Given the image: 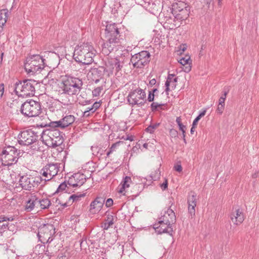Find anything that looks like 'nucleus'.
<instances>
[{"label": "nucleus", "mask_w": 259, "mask_h": 259, "mask_svg": "<svg viewBox=\"0 0 259 259\" xmlns=\"http://www.w3.org/2000/svg\"><path fill=\"white\" fill-rule=\"evenodd\" d=\"M105 38L106 41L102 46V52L105 55H108L114 50L119 41V32L116 24H109L105 29Z\"/></svg>", "instance_id": "nucleus-1"}, {"label": "nucleus", "mask_w": 259, "mask_h": 259, "mask_svg": "<svg viewBox=\"0 0 259 259\" xmlns=\"http://www.w3.org/2000/svg\"><path fill=\"white\" fill-rule=\"evenodd\" d=\"M96 51L89 43H83L77 46L74 51L73 58L78 62L90 64L93 62Z\"/></svg>", "instance_id": "nucleus-2"}, {"label": "nucleus", "mask_w": 259, "mask_h": 259, "mask_svg": "<svg viewBox=\"0 0 259 259\" xmlns=\"http://www.w3.org/2000/svg\"><path fill=\"white\" fill-rule=\"evenodd\" d=\"M41 138L46 145L51 147H57L63 142L59 131L56 128H48L44 130L41 133Z\"/></svg>", "instance_id": "nucleus-3"}, {"label": "nucleus", "mask_w": 259, "mask_h": 259, "mask_svg": "<svg viewBox=\"0 0 259 259\" xmlns=\"http://www.w3.org/2000/svg\"><path fill=\"white\" fill-rule=\"evenodd\" d=\"M62 83L64 92L70 96L79 94L83 84L81 79L72 76H65L63 78Z\"/></svg>", "instance_id": "nucleus-4"}, {"label": "nucleus", "mask_w": 259, "mask_h": 259, "mask_svg": "<svg viewBox=\"0 0 259 259\" xmlns=\"http://www.w3.org/2000/svg\"><path fill=\"white\" fill-rule=\"evenodd\" d=\"M36 81L26 79L22 81H17L15 84V92L19 97H27L34 95Z\"/></svg>", "instance_id": "nucleus-5"}, {"label": "nucleus", "mask_w": 259, "mask_h": 259, "mask_svg": "<svg viewBox=\"0 0 259 259\" xmlns=\"http://www.w3.org/2000/svg\"><path fill=\"white\" fill-rule=\"evenodd\" d=\"M18 142L21 146H30L33 150L39 149L38 136L31 130L21 132L18 136Z\"/></svg>", "instance_id": "nucleus-6"}, {"label": "nucleus", "mask_w": 259, "mask_h": 259, "mask_svg": "<svg viewBox=\"0 0 259 259\" xmlns=\"http://www.w3.org/2000/svg\"><path fill=\"white\" fill-rule=\"evenodd\" d=\"M45 64L44 59L40 55H35L26 58L24 68L28 73H35L43 69Z\"/></svg>", "instance_id": "nucleus-7"}, {"label": "nucleus", "mask_w": 259, "mask_h": 259, "mask_svg": "<svg viewBox=\"0 0 259 259\" xmlns=\"http://www.w3.org/2000/svg\"><path fill=\"white\" fill-rule=\"evenodd\" d=\"M175 217V213L171 209L167 210L162 218L160 219V220L154 225L153 228L158 234L167 232L169 226L172 223Z\"/></svg>", "instance_id": "nucleus-8"}, {"label": "nucleus", "mask_w": 259, "mask_h": 259, "mask_svg": "<svg viewBox=\"0 0 259 259\" xmlns=\"http://www.w3.org/2000/svg\"><path fill=\"white\" fill-rule=\"evenodd\" d=\"M19 153L17 149L13 146H9L3 150L1 155L2 164L10 166L16 163L18 159Z\"/></svg>", "instance_id": "nucleus-9"}, {"label": "nucleus", "mask_w": 259, "mask_h": 259, "mask_svg": "<svg viewBox=\"0 0 259 259\" xmlns=\"http://www.w3.org/2000/svg\"><path fill=\"white\" fill-rule=\"evenodd\" d=\"M21 112L26 116H37L40 113L41 106L39 102L30 100L22 104Z\"/></svg>", "instance_id": "nucleus-10"}, {"label": "nucleus", "mask_w": 259, "mask_h": 259, "mask_svg": "<svg viewBox=\"0 0 259 259\" xmlns=\"http://www.w3.org/2000/svg\"><path fill=\"white\" fill-rule=\"evenodd\" d=\"M146 92L141 88H137L131 91L127 96V101L132 106H141L144 104Z\"/></svg>", "instance_id": "nucleus-11"}, {"label": "nucleus", "mask_w": 259, "mask_h": 259, "mask_svg": "<svg viewBox=\"0 0 259 259\" xmlns=\"http://www.w3.org/2000/svg\"><path fill=\"white\" fill-rule=\"evenodd\" d=\"M60 164L50 163L47 164L40 171L42 178H37L40 181H49L56 176L59 170Z\"/></svg>", "instance_id": "nucleus-12"}, {"label": "nucleus", "mask_w": 259, "mask_h": 259, "mask_svg": "<svg viewBox=\"0 0 259 259\" xmlns=\"http://www.w3.org/2000/svg\"><path fill=\"white\" fill-rule=\"evenodd\" d=\"M150 58V53L143 51L132 56L131 61L135 67L142 68L149 63Z\"/></svg>", "instance_id": "nucleus-13"}, {"label": "nucleus", "mask_w": 259, "mask_h": 259, "mask_svg": "<svg viewBox=\"0 0 259 259\" xmlns=\"http://www.w3.org/2000/svg\"><path fill=\"white\" fill-rule=\"evenodd\" d=\"M40 180H36V178L30 175H24L20 177L19 184L21 187L26 190H30L32 188L38 185Z\"/></svg>", "instance_id": "nucleus-14"}, {"label": "nucleus", "mask_w": 259, "mask_h": 259, "mask_svg": "<svg viewBox=\"0 0 259 259\" xmlns=\"http://www.w3.org/2000/svg\"><path fill=\"white\" fill-rule=\"evenodd\" d=\"M192 61L189 54L182 56V53L179 54V69L185 72H189L192 68Z\"/></svg>", "instance_id": "nucleus-15"}, {"label": "nucleus", "mask_w": 259, "mask_h": 259, "mask_svg": "<svg viewBox=\"0 0 259 259\" xmlns=\"http://www.w3.org/2000/svg\"><path fill=\"white\" fill-rule=\"evenodd\" d=\"M44 57L46 58L44 59L45 64L50 66V67L54 68L59 64V56L56 53L52 52H45Z\"/></svg>", "instance_id": "nucleus-16"}, {"label": "nucleus", "mask_w": 259, "mask_h": 259, "mask_svg": "<svg viewBox=\"0 0 259 259\" xmlns=\"http://www.w3.org/2000/svg\"><path fill=\"white\" fill-rule=\"evenodd\" d=\"M74 120L75 118L73 115L66 116L60 120L51 122L50 126L53 127H60L63 128L72 123Z\"/></svg>", "instance_id": "nucleus-17"}, {"label": "nucleus", "mask_w": 259, "mask_h": 259, "mask_svg": "<svg viewBox=\"0 0 259 259\" xmlns=\"http://www.w3.org/2000/svg\"><path fill=\"white\" fill-rule=\"evenodd\" d=\"M188 203L189 212L192 217L195 215V208L196 206V194L194 192H191L189 193L188 197Z\"/></svg>", "instance_id": "nucleus-18"}, {"label": "nucleus", "mask_w": 259, "mask_h": 259, "mask_svg": "<svg viewBox=\"0 0 259 259\" xmlns=\"http://www.w3.org/2000/svg\"><path fill=\"white\" fill-rule=\"evenodd\" d=\"M105 203V199L102 197H97L90 204V211L97 213L101 210Z\"/></svg>", "instance_id": "nucleus-19"}, {"label": "nucleus", "mask_w": 259, "mask_h": 259, "mask_svg": "<svg viewBox=\"0 0 259 259\" xmlns=\"http://www.w3.org/2000/svg\"><path fill=\"white\" fill-rule=\"evenodd\" d=\"M177 77L173 74H169L167 80L165 83L166 89L165 91L167 95L169 94V91L175 89L177 85Z\"/></svg>", "instance_id": "nucleus-20"}, {"label": "nucleus", "mask_w": 259, "mask_h": 259, "mask_svg": "<svg viewBox=\"0 0 259 259\" xmlns=\"http://www.w3.org/2000/svg\"><path fill=\"white\" fill-rule=\"evenodd\" d=\"M186 3L179 0V9L181 7L184 8V9L182 8V9L179 10V20L185 21V24L186 23V21L187 20L190 13V7L188 6H186Z\"/></svg>", "instance_id": "nucleus-21"}, {"label": "nucleus", "mask_w": 259, "mask_h": 259, "mask_svg": "<svg viewBox=\"0 0 259 259\" xmlns=\"http://www.w3.org/2000/svg\"><path fill=\"white\" fill-rule=\"evenodd\" d=\"M230 218L232 222L236 225L241 224L244 220L243 213L240 209H236L233 212Z\"/></svg>", "instance_id": "nucleus-22"}, {"label": "nucleus", "mask_w": 259, "mask_h": 259, "mask_svg": "<svg viewBox=\"0 0 259 259\" xmlns=\"http://www.w3.org/2000/svg\"><path fill=\"white\" fill-rule=\"evenodd\" d=\"M131 183L132 180L131 177L128 176L125 177L119 185L118 192L124 195L125 193L126 192V189L130 187Z\"/></svg>", "instance_id": "nucleus-23"}, {"label": "nucleus", "mask_w": 259, "mask_h": 259, "mask_svg": "<svg viewBox=\"0 0 259 259\" xmlns=\"http://www.w3.org/2000/svg\"><path fill=\"white\" fill-rule=\"evenodd\" d=\"M105 69L104 67H100L97 69H94L92 74L94 76L93 80L96 83H97L101 79H102L105 74Z\"/></svg>", "instance_id": "nucleus-24"}, {"label": "nucleus", "mask_w": 259, "mask_h": 259, "mask_svg": "<svg viewBox=\"0 0 259 259\" xmlns=\"http://www.w3.org/2000/svg\"><path fill=\"white\" fill-rule=\"evenodd\" d=\"M106 66L107 67H109V70L110 71H112L114 69H115L116 71H118L122 67L120 62L117 59H111L108 61Z\"/></svg>", "instance_id": "nucleus-25"}, {"label": "nucleus", "mask_w": 259, "mask_h": 259, "mask_svg": "<svg viewBox=\"0 0 259 259\" xmlns=\"http://www.w3.org/2000/svg\"><path fill=\"white\" fill-rule=\"evenodd\" d=\"M37 198L35 195H31L25 205V209L27 211L32 210L37 205Z\"/></svg>", "instance_id": "nucleus-26"}, {"label": "nucleus", "mask_w": 259, "mask_h": 259, "mask_svg": "<svg viewBox=\"0 0 259 259\" xmlns=\"http://www.w3.org/2000/svg\"><path fill=\"white\" fill-rule=\"evenodd\" d=\"M9 11L7 9L0 10V32L3 29V26L6 24L8 17Z\"/></svg>", "instance_id": "nucleus-27"}, {"label": "nucleus", "mask_w": 259, "mask_h": 259, "mask_svg": "<svg viewBox=\"0 0 259 259\" xmlns=\"http://www.w3.org/2000/svg\"><path fill=\"white\" fill-rule=\"evenodd\" d=\"M75 182H76V186L80 187L82 186L86 181L85 176L83 174L77 173L73 176Z\"/></svg>", "instance_id": "nucleus-28"}, {"label": "nucleus", "mask_w": 259, "mask_h": 259, "mask_svg": "<svg viewBox=\"0 0 259 259\" xmlns=\"http://www.w3.org/2000/svg\"><path fill=\"white\" fill-rule=\"evenodd\" d=\"M37 206L39 205L41 209L48 208L51 203L50 200L48 198L42 199L41 200H38L37 199Z\"/></svg>", "instance_id": "nucleus-29"}, {"label": "nucleus", "mask_w": 259, "mask_h": 259, "mask_svg": "<svg viewBox=\"0 0 259 259\" xmlns=\"http://www.w3.org/2000/svg\"><path fill=\"white\" fill-rule=\"evenodd\" d=\"M164 105L165 104L163 103H159L156 102H154L150 106L151 109L152 111H160V110L164 109Z\"/></svg>", "instance_id": "nucleus-30"}, {"label": "nucleus", "mask_w": 259, "mask_h": 259, "mask_svg": "<svg viewBox=\"0 0 259 259\" xmlns=\"http://www.w3.org/2000/svg\"><path fill=\"white\" fill-rule=\"evenodd\" d=\"M48 231H49V229L48 228V226H47L46 225L44 226V227L40 228L39 229V231H38V232L37 234V236H38V237L39 240L43 243H45V240H46V238H44V239H41V237L45 238V236H42V234L45 232L46 233Z\"/></svg>", "instance_id": "nucleus-31"}, {"label": "nucleus", "mask_w": 259, "mask_h": 259, "mask_svg": "<svg viewBox=\"0 0 259 259\" xmlns=\"http://www.w3.org/2000/svg\"><path fill=\"white\" fill-rule=\"evenodd\" d=\"M158 91L157 89H153L151 91H149L148 96V100L149 102H152L154 100V98L157 96Z\"/></svg>", "instance_id": "nucleus-32"}, {"label": "nucleus", "mask_w": 259, "mask_h": 259, "mask_svg": "<svg viewBox=\"0 0 259 259\" xmlns=\"http://www.w3.org/2000/svg\"><path fill=\"white\" fill-rule=\"evenodd\" d=\"M70 187L68 186V183L64 182L62 183L58 187L56 192H62L63 191H66V192L69 191Z\"/></svg>", "instance_id": "nucleus-33"}, {"label": "nucleus", "mask_w": 259, "mask_h": 259, "mask_svg": "<svg viewBox=\"0 0 259 259\" xmlns=\"http://www.w3.org/2000/svg\"><path fill=\"white\" fill-rule=\"evenodd\" d=\"M121 143H122V142L118 141L112 144L111 147L110 148L109 150L107 152V156H109L110 154L114 151H116L117 148Z\"/></svg>", "instance_id": "nucleus-34"}, {"label": "nucleus", "mask_w": 259, "mask_h": 259, "mask_svg": "<svg viewBox=\"0 0 259 259\" xmlns=\"http://www.w3.org/2000/svg\"><path fill=\"white\" fill-rule=\"evenodd\" d=\"M85 196V194L84 193H83V194H81V193H76V194H73L71 196H70L69 197V201H70L71 200H72V202H76V201H78L79 200H80V198H82V197H84Z\"/></svg>", "instance_id": "nucleus-35"}, {"label": "nucleus", "mask_w": 259, "mask_h": 259, "mask_svg": "<svg viewBox=\"0 0 259 259\" xmlns=\"http://www.w3.org/2000/svg\"><path fill=\"white\" fill-rule=\"evenodd\" d=\"M169 135L172 142L177 143L178 141V132L175 129H171L169 131Z\"/></svg>", "instance_id": "nucleus-36"}, {"label": "nucleus", "mask_w": 259, "mask_h": 259, "mask_svg": "<svg viewBox=\"0 0 259 259\" xmlns=\"http://www.w3.org/2000/svg\"><path fill=\"white\" fill-rule=\"evenodd\" d=\"M206 110H204L202 112H201L199 115L194 120L192 124L193 126H196L197 125V123L198 121L201 119V117L204 116L206 113Z\"/></svg>", "instance_id": "nucleus-37"}, {"label": "nucleus", "mask_w": 259, "mask_h": 259, "mask_svg": "<svg viewBox=\"0 0 259 259\" xmlns=\"http://www.w3.org/2000/svg\"><path fill=\"white\" fill-rule=\"evenodd\" d=\"M103 89V88L101 87H99L95 88L92 92L93 96L94 97L99 96L100 95Z\"/></svg>", "instance_id": "nucleus-38"}, {"label": "nucleus", "mask_w": 259, "mask_h": 259, "mask_svg": "<svg viewBox=\"0 0 259 259\" xmlns=\"http://www.w3.org/2000/svg\"><path fill=\"white\" fill-rule=\"evenodd\" d=\"M227 93L225 92L224 94L220 98L219 100V104L225 106V101L226 98Z\"/></svg>", "instance_id": "nucleus-39"}, {"label": "nucleus", "mask_w": 259, "mask_h": 259, "mask_svg": "<svg viewBox=\"0 0 259 259\" xmlns=\"http://www.w3.org/2000/svg\"><path fill=\"white\" fill-rule=\"evenodd\" d=\"M74 179V178L72 176V178H70L68 181V186L70 187H77V186H76V182H75V180H73Z\"/></svg>", "instance_id": "nucleus-40"}, {"label": "nucleus", "mask_w": 259, "mask_h": 259, "mask_svg": "<svg viewBox=\"0 0 259 259\" xmlns=\"http://www.w3.org/2000/svg\"><path fill=\"white\" fill-rule=\"evenodd\" d=\"M187 49V45L186 44H183L180 46H179V54L182 53V54L185 52Z\"/></svg>", "instance_id": "nucleus-41"}, {"label": "nucleus", "mask_w": 259, "mask_h": 259, "mask_svg": "<svg viewBox=\"0 0 259 259\" xmlns=\"http://www.w3.org/2000/svg\"><path fill=\"white\" fill-rule=\"evenodd\" d=\"M5 91V85L4 83L0 84V100L2 99Z\"/></svg>", "instance_id": "nucleus-42"}, {"label": "nucleus", "mask_w": 259, "mask_h": 259, "mask_svg": "<svg viewBox=\"0 0 259 259\" xmlns=\"http://www.w3.org/2000/svg\"><path fill=\"white\" fill-rule=\"evenodd\" d=\"M100 105H101V104H100V102H96L94 103V104L92 106V109H93L94 112L96 111V110L97 109H98L100 107Z\"/></svg>", "instance_id": "nucleus-43"}, {"label": "nucleus", "mask_w": 259, "mask_h": 259, "mask_svg": "<svg viewBox=\"0 0 259 259\" xmlns=\"http://www.w3.org/2000/svg\"><path fill=\"white\" fill-rule=\"evenodd\" d=\"M160 171L159 170L156 171V173H155V175H154V176H152V175H151L150 176V178H151L152 180H154L155 181L157 179H158L160 176Z\"/></svg>", "instance_id": "nucleus-44"}, {"label": "nucleus", "mask_w": 259, "mask_h": 259, "mask_svg": "<svg viewBox=\"0 0 259 259\" xmlns=\"http://www.w3.org/2000/svg\"><path fill=\"white\" fill-rule=\"evenodd\" d=\"M113 202V200L111 198H108L106 201L105 205L108 207L112 205Z\"/></svg>", "instance_id": "nucleus-45"}, {"label": "nucleus", "mask_w": 259, "mask_h": 259, "mask_svg": "<svg viewBox=\"0 0 259 259\" xmlns=\"http://www.w3.org/2000/svg\"><path fill=\"white\" fill-rule=\"evenodd\" d=\"M224 108V105H221L219 104L217 110L218 113H219L220 114H221L223 113Z\"/></svg>", "instance_id": "nucleus-46"}, {"label": "nucleus", "mask_w": 259, "mask_h": 259, "mask_svg": "<svg viewBox=\"0 0 259 259\" xmlns=\"http://www.w3.org/2000/svg\"><path fill=\"white\" fill-rule=\"evenodd\" d=\"M160 187L163 190H164L167 188V180H165V181L162 184L160 185Z\"/></svg>", "instance_id": "nucleus-47"}, {"label": "nucleus", "mask_w": 259, "mask_h": 259, "mask_svg": "<svg viewBox=\"0 0 259 259\" xmlns=\"http://www.w3.org/2000/svg\"><path fill=\"white\" fill-rule=\"evenodd\" d=\"M58 259H68V257L66 254H63V253H61L58 255Z\"/></svg>", "instance_id": "nucleus-48"}, {"label": "nucleus", "mask_w": 259, "mask_h": 259, "mask_svg": "<svg viewBox=\"0 0 259 259\" xmlns=\"http://www.w3.org/2000/svg\"><path fill=\"white\" fill-rule=\"evenodd\" d=\"M155 127H156V126H155V127L152 126H149L147 128V131L150 133H152V132H153V129L155 128Z\"/></svg>", "instance_id": "nucleus-49"}, {"label": "nucleus", "mask_w": 259, "mask_h": 259, "mask_svg": "<svg viewBox=\"0 0 259 259\" xmlns=\"http://www.w3.org/2000/svg\"><path fill=\"white\" fill-rule=\"evenodd\" d=\"M179 131H182L183 132V136H184V137H185V135H184V132H185L184 128L185 127L184 126H183L182 124H181L180 122H179Z\"/></svg>", "instance_id": "nucleus-50"}, {"label": "nucleus", "mask_w": 259, "mask_h": 259, "mask_svg": "<svg viewBox=\"0 0 259 259\" xmlns=\"http://www.w3.org/2000/svg\"><path fill=\"white\" fill-rule=\"evenodd\" d=\"M0 223L6 221V217L5 216H1L0 217Z\"/></svg>", "instance_id": "nucleus-51"}, {"label": "nucleus", "mask_w": 259, "mask_h": 259, "mask_svg": "<svg viewBox=\"0 0 259 259\" xmlns=\"http://www.w3.org/2000/svg\"><path fill=\"white\" fill-rule=\"evenodd\" d=\"M156 82V81L155 79H151L150 82H149V83L151 85H154Z\"/></svg>", "instance_id": "nucleus-52"}, {"label": "nucleus", "mask_w": 259, "mask_h": 259, "mask_svg": "<svg viewBox=\"0 0 259 259\" xmlns=\"http://www.w3.org/2000/svg\"><path fill=\"white\" fill-rule=\"evenodd\" d=\"M90 115V113L88 112V111H84L83 112V116L88 117Z\"/></svg>", "instance_id": "nucleus-53"}, {"label": "nucleus", "mask_w": 259, "mask_h": 259, "mask_svg": "<svg viewBox=\"0 0 259 259\" xmlns=\"http://www.w3.org/2000/svg\"><path fill=\"white\" fill-rule=\"evenodd\" d=\"M86 110L88 111L89 112H90V111H91L92 113H94L93 109H92V107L87 108Z\"/></svg>", "instance_id": "nucleus-54"}, {"label": "nucleus", "mask_w": 259, "mask_h": 259, "mask_svg": "<svg viewBox=\"0 0 259 259\" xmlns=\"http://www.w3.org/2000/svg\"><path fill=\"white\" fill-rule=\"evenodd\" d=\"M14 218L13 217H6V221H13Z\"/></svg>", "instance_id": "nucleus-55"}, {"label": "nucleus", "mask_w": 259, "mask_h": 259, "mask_svg": "<svg viewBox=\"0 0 259 259\" xmlns=\"http://www.w3.org/2000/svg\"><path fill=\"white\" fill-rule=\"evenodd\" d=\"M174 169L176 171H178V164H176L174 166Z\"/></svg>", "instance_id": "nucleus-56"}, {"label": "nucleus", "mask_w": 259, "mask_h": 259, "mask_svg": "<svg viewBox=\"0 0 259 259\" xmlns=\"http://www.w3.org/2000/svg\"><path fill=\"white\" fill-rule=\"evenodd\" d=\"M176 13H177V12H176V11H175L174 10V9H172V14H173V15L175 16V19H176V18H177V15L176 14V16L175 15V14H176Z\"/></svg>", "instance_id": "nucleus-57"}, {"label": "nucleus", "mask_w": 259, "mask_h": 259, "mask_svg": "<svg viewBox=\"0 0 259 259\" xmlns=\"http://www.w3.org/2000/svg\"><path fill=\"white\" fill-rule=\"evenodd\" d=\"M218 5L219 6H221L222 5V0H218Z\"/></svg>", "instance_id": "nucleus-58"}, {"label": "nucleus", "mask_w": 259, "mask_h": 259, "mask_svg": "<svg viewBox=\"0 0 259 259\" xmlns=\"http://www.w3.org/2000/svg\"><path fill=\"white\" fill-rule=\"evenodd\" d=\"M195 127H196V126H193V125L192 124V128H191V134H193V132H194V128H195Z\"/></svg>", "instance_id": "nucleus-59"}, {"label": "nucleus", "mask_w": 259, "mask_h": 259, "mask_svg": "<svg viewBox=\"0 0 259 259\" xmlns=\"http://www.w3.org/2000/svg\"><path fill=\"white\" fill-rule=\"evenodd\" d=\"M38 246H39V248H42V249L43 250H44V249H45V246H44V245H37V246H36V248L37 247H38Z\"/></svg>", "instance_id": "nucleus-60"}, {"label": "nucleus", "mask_w": 259, "mask_h": 259, "mask_svg": "<svg viewBox=\"0 0 259 259\" xmlns=\"http://www.w3.org/2000/svg\"><path fill=\"white\" fill-rule=\"evenodd\" d=\"M62 205L64 207H67V206H68V205H67V203H64L62 204Z\"/></svg>", "instance_id": "nucleus-61"}, {"label": "nucleus", "mask_w": 259, "mask_h": 259, "mask_svg": "<svg viewBox=\"0 0 259 259\" xmlns=\"http://www.w3.org/2000/svg\"><path fill=\"white\" fill-rule=\"evenodd\" d=\"M50 239V237H49L47 240V242H51L52 240V239H51V240Z\"/></svg>", "instance_id": "nucleus-62"}, {"label": "nucleus", "mask_w": 259, "mask_h": 259, "mask_svg": "<svg viewBox=\"0 0 259 259\" xmlns=\"http://www.w3.org/2000/svg\"><path fill=\"white\" fill-rule=\"evenodd\" d=\"M182 170V167L180 165H179V172L181 171Z\"/></svg>", "instance_id": "nucleus-63"}, {"label": "nucleus", "mask_w": 259, "mask_h": 259, "mask_svg": "<svg viewBox=\"0 0 259 259\" xmlns=\"http://www.w3.org/2000/svg\"><path fill=\"white\" fill-rule=\"evenodd\" d=\"M169 28L171 29H175L173 26H172L171 27H169Z\"/></svg>", "instance_id": "nucleus-64"}]
</instances>
